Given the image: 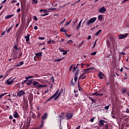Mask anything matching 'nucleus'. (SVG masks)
<instances>
[{
    "instance_id": "obj_20",
    "label": "nucleus",
    "mask_w": 129,
    "mask_h": 129,
    "mask_svg": "<svg viewBox=\"0 0 129 129\" xmlns=\"http://www.w3.org/2000/svg\"><path fill=\"white\" fill-rule=\"evenodd\" d=\"M101 32H102V30H99L98 31H97L96 33V36H98L99 35H100V33H101Z\"/></svg>"
},
{
    "instance_id": "obj_14",
    "label": "nucleus",
    "mask_w": 129,
    "mask_h": 129,
    "mask_svg": "<svg viewBox=\"0 0 129 129\" xmlns=\"http://www.w3.org/2000/svg\"><path fill=\"white\" fill-rule=\"evenodd\" d=\"M24 61H21L20 62H18V64L16 66H15V67H19V66H22V65H23Z\"/></svg>"
},
{
    "instance_id": "obj_8",
    "label": "nucleus",
    "mask_w": 129,
    "mask_h": 129,
    "mask_svg": "<svg viewBox=\"0 0 129 129\" xmlns=\"http://www.w3.org/2000/svg\"><path fill=\"white\" fill-rule=\"evenodd\" d=\"M67 119H71V118L73 117V114L71 113H67Z\"/></svg>"
},
{
    "instance_id": "obj_42",
    "label": "nucleus",
    "mask_w": 129,
    "mask_h": 129,
    "mask_svg": "<svg viewBox=\"0 0 129 129\" xmlns=\"http://www.w3.org/2000/svg\"><path fill=\"white\" fill-rule=\"evenodd\" d=\"M48 15H49L48 13H46L45 14H42L41 15V17H45V16H48Z\"/></svg>"
},
{
    "instance_id": "obj_27",
    "label": "nucleus",
    "mask_w": 129,
    "mask_h": 129,
    "mask_svg": "<svg viewBox=\"0 0 129 129\" xmlns=\"http://www.w3.org/2000/svg\"><path fill=\"white\" fill-rule=\"evenodd\" d=\"M78 86L79 91H81L82 88H81V87H80V85H79V82L78 83Z\"/></svg>"
},
{
    "instance_id": "obj_36",
    "label": "nucleus",
    "mask_w": 129,
    "mask_h": 129,
    "mask_svg": "<svg viewBox=\"0 0 129 129\" xmlns=\"http://www.w3.org/2000/svg\"><path fill=\"white\" fill-rule=\"evenodd\" d=\"M90 99H91V101H92L93 102H94V103H95V100L94 99H93L91 97H90Z\"/></svg>"
},
{
    "instance_id": "obj_28",
    "label": "nucleus",
    "mask_w": 129,
    "mask_h": 129,
    "mask_svg": "<svg viewBox=\"0 0 129 129\" xmlns=\"http://www.w3.org/2000/svg\"><path fill=\"white\" fill-rule=\"evenodd\" d=\"M71 86H74V85H75V84L74 83H73V79H72V82L71 83Z\"/></svg>"
},
{
    "instance_id": "obj_10",
    "label": "nucleus",
    "mask_w": 129,
    "mask_h": 129,
    "mask_svg": "<svg viewBox=\"0 0 129 129\" xmlns=\"http://www.w3.org/2000/svg\"><path fill=\"white\" fill-rule=\"evenodd\" d=\"M13 83H14V79L13 80L9 79L7 81V83L9 85H11V84H13Z\"/></svg>"
},
{
    "instance_id": "obj_40",
    "label": "nucleus",
    "mask_w": 129,
    "mask_h": 129,
    "mask_svg": "<svg viewBox=\"0 0 129 129\" xmlns=\"http://www.w3.org/2000/svg\"><path fill=\"white\" fill-rule=\"evenodd\" d=\"M12 29H13V26H11L8 30H7V33H9V32H10Z\"/></svg>"
},
{
    "instance_id": "obj_6",
    "label": "nucleus",
    "mask_w": 129,
    "mask_h": 129,
    "mask_svg": "<svg viewBox=\"0 0 129 129\" xmlns=\"http://www.w3.org/2000/svg\"><path fill=\"white\" fill-rule=\"evenodd\" d=\"M128 35V33H126L124 35H119L118 37V39L119 40H121L122 39H124V38H126V37H127V35Z\"/></svg>"
},
{
    "instance_id": "obj_7",
    "label": "nucleus",
    "mask_w": 129,
    "mask_h": 129,
    "mask_svg": "<svg viewBox=\"0 0 129 129\" xmlns=\"http://www.w3.org/2000/svg\"><path fill=\"white\" fill-rule=\"evenodd\" d=\"M63 89H61L58 94L54 98V100H56V99H58V98H59V96H60V95H61V94L63 93Z\"/></svg>"
},
{
    "instance_id": "obj_51",
    "label": "nucleus",
    "mask_w": 129,
    "mask_h": 129,
    "mask_svg": "<svg viewBox=\"0 0 129 129\" xmlns=\"http://www.w3.org/2000/svg\"><path fill=\"white\" fill-rule=\"evenodd\" d=\"M59 117H60V120H62V119H63V115H59Z\"/></svg>"
},
{
    "instance_id": "obj_39",
    "label": "nucleus",
    "mask_w": 129,
    "mask_h": 129,
    "mask_svg": "<svg viewBox=\"0 0 129 129\" xmlns=\"http://www.w3.org/2000/svg\"><path fill=\"white\" fill-rule=\"evenodd\" d=\"M77 79H78V77H75V82H77Z\"/></svg>"
},
{
    "instance_id": "obj_56",
    "label": "nucleus",
    "mask_w": 129,
    "mask_h": 129,
    "mask_svg": "<svg viewBox=\"0 0 129 129\" xmlns=\"http://www.w3.org/2000/svg\"><path fill=\"white\" fill-rule=\"evenodd\" d=\"M65 21H66V19H63V20L62 21H61V22H60V23H61V24H63V23H64Z\"/></svg>"
},
{
    "instance_id": "obj_1",
    "label": "nucleus",
    "mask_w": 129,
    "mask_h": 129,
    "mask_svg": "<svg viewBox=\"0 0 129 129\" xmlns=\"http://www.w3.org/2000/svg\"><path fill=\"white\" fill-rule=\"evenodd\" d=\"M48 117V113H45L41 117V125L40 126V127H42L44 126V123H45V120L44 119H47V118Z\"/></svg>"
},
{
    "instance_id": "obj_18",
    "label": "nucleus",
    "mask_w": 129,
    "mask_h": 129,
    "mask_svg": "<svg viewBox=\"0 0 129 129\" xmlns=\"http://www.w3.org/2000/svg\"><path fill=\"white\" fill-rule=\"evenodd\" d=\"M12 17H14V15H7L5 17V19H11Z\"/></svg>"
},
{
    "instance_id": "obj_43",
    "label": "nucleus",
    "mask_w": 129,
    "mask_h": 129,
    "mask_svg": "<svg viewBox=\"0 0 129 129\" xmlns=\"http://www.w3.org/2000/svg\"><path fill=\"white\" fill-rule=\"evenodd\" d=\"M28 80H24L23 82H22V84H24V83H27Z\"/></svg>"
},
{
    "instance_id": "obj_59",
    "label": "nucleus",
    "mask_w": 129,
    "mask_h": 129,
    "mask_svg": "<svg viewBox=\"0 0 129 129\" xmlns=\"http://www.w3.org/2000/svg\"><path fill=\"white\" fill-rule=\"evenodd\" d=\"M32 117H33V118H35L36 117V115H35V114H33L32 115Z\"/></svg>"
},
{
    "instance_id": "obj_57",
    "label": "nucleus",
    "mask_w": 129,
    "mask_h": 129,
    "mask_svg": "<svg viewBox=\"0 0 129 129\" xmlns=\"http://www.w3.org/2000/svg\"><path fill=\"white\" fill-rule=\"evenodd\" d=\"M63 55H66L67 54V51H66L65 52L62 53Z\"/></svg>"
},
{
    "instance_id": "obj_19",
    "label": "nucleus",
    "mask_w": 129,
    "mask_h": 129,
    "mask_svg": "<svg viewBox=\"0 0 129 129\" xmlns=\"http://www.w3.org/2000/svg\"><path fill=\"white\" fill-rule=\"evenodd\" d=\"M18 115H18V112H17V111H15L13 114L14 117L17 118L18 117Z\"/></svg>"
},
{
    "instance_id": "obj_31",
    "label": "nucleus",
    "mask_w": 129,
    "mask_h": 129,
    "mask_svg": "<svg viewBox=\"0 0 129 129\" xmlns=\"http://www.w3.org/2000/svg\"><path fill=\"white\" fill-rule=\"evenodd\" d=\"M126 91H127V89H123L122 90V92L123 93H125V92H126Z\"/></svg>"
},
{
    "instance_id": "obj_63",
    "label": "nucleus",
    "mask_w": 129,
    "mask_h": 129,
    "mask_svg": "<svg viewBox=\"0 0 129 129\" xmlns=\"http://www.w3.org/2000/svg\"><path fill=\"white\" fill-rule=\"evenodd\" d=\"M34 30H38V26H35Z\"/></svg>"
},
{
    "instance_id": "obj_3",
    "label": "nucleus",
    "mask_w": 129,
    "mask_h": 129,
    "mask_svg": "<svg viewBox=\"0 0 129 129\" xmlns=\"http://www.w3.org/2000/svg\"><path fill=\"white\" fill-rule=\"evenodd\" d=\"M97 19V18L96 17H94V18H91V19L87 21V26H91L92 25H93V24H94V22H95V21H96Z\"/></svg>"
},
{
    "instance_id": "obj_23",
    "label": "nucleus",
    "mask_w": 129,
    "mask_h": 129,
    "mask_svg": "<svg viewBox=\"0 0 129 129\" xmlns=\"http://www.w3.org/2000/svg\"><path fill=\"white\" fill-rule=\"evenodd\" d=\"M103 18V16L102 15H99L98 17V19L100 20V21H102V19Z\"/></svg>"
},
{
    "instance_id": "obj_55",
    "label": "nucleus",
    "mask_w": 129,
    "mask_h": 129,
    "mask_svg": "<svg viewBox=\"0 0 129 129\" xmlns=\"http://www.w3.org/2000/svg\"><path fill=\"white\" fill-rule=\"evenodd\" d=\"M21 12V9H18L17 10V13H20Z\"/></svg>"
},
{
    "instance_id": "obj_64",
    "label": "nucleus",
    "mask_w": 129,
    "mask_h": 129,
    "mask_svg": "<svg viewBox=\"0 0 129 129\" xmlns=\"http://www.w3.org/2000/svg\"><path fill=\"white\" fill-rule=\"evenodd\" d=\"M75 97H78V94H75Z\"/></svg>"
},
{
    "instance_id": "obj_21",
    "label": "nucleus",
    "mask_w": 129,
    "mask_h": 129,
    "mask_svg": "<svg viewBox=\"0 0 129 129\" xmlns=\"http://www.w3.org/2000/svg\"><path fill=\"white\" fill-rule=\"evenodd\" d=\"M61 60H63V58H59V59H55L54 60V62H60Z\"/></svg>"
},
{
    "instance_id": "obj_37",
    "label": "nucleus",
    "mask_w": 129,
    "mask_h": 129,
    "mask_svg": "<svg viewBox=\"0 0 129 129\" xmlns=\"http://www.w3.org/2000/svg\"><path fill=\"white\" fill-rule=\"evenodd\" d=\"M32 3L34 4L35 3V4H38V1L37 0H32Z\"/></svg>"
},
{
    "instance_id": "obj_15",
    "label": "nucleus",
    "mask_w": 129,
    "mask_h": 129,
    "mask_svg": "<svg viewBox=\"0 0 129 129\" xmlns=\"http://www.w3.org/2000/svg\"><path fill=\"white\" fill-rule=\"evenodd\" d=\"M25 39H26V42H29V41H30V35L27 34V36H25Z\"/></svg>"
},
{
    "instance_id": "obj_52",
    "label": "nucleus",
    "mask_w": 129,
    "mask_h": 129,
    "mask_svg": "<svg viewBox=\"0 0 129 129\" xmlns=\"http://www.w3.org/2000/svg\"><path fill=\"white\" fill-rule=\"evenodd\" d=\"M70 25V22H67L66 25V26H69Z\"/></svg>"
},
{
    "instance_id": "obj_60",
    "label": "nucleus",
    "mask_w": 129,
    "mask_h": 129,
    "mask_svg": "<svg viewBox=\"0 0 129 129\" xmlns=\"http://www.w3.org/2000/svg\"><path fill=\"white\" fill-rule=\"evenodd\" d=\"M128 1H129V0H123V1H122V3H125V2H128Z\"/></svg>"
},
{
    "instance_id": "obj_45",
    "label": "nucleus",
    "mask_w": 129,
    "mask_h": 129,
    "mask_svg": "<svg viewBox=\"0 0 129 129\" xmlns=\"http://www.w3.org/2000/svg\"><path fill=\"white\" fill-rule=\"evenodd\" d=\"M77 75H78V71L76 73H75V77H78Z\"/></svg>"
},
{
    "instance_id": "obj_48",
    "label": "nucleus",
    "mask_w": 129,
    "mask_h": 129,
    "mask_svg": "<svg viewBox=\"0 0 129 129\" xmlns=\"http://www.w3.org/2000/svg\"><path fill=\"white\" fill-rule=\"evenodd\" d=\"M72 68H73V64L70 66V71H71L72 70Z\"/></svg>"
},
{
    "instance_id": "obj_54",
    "label": "nucleus",
    "mask_w": 129,
    "mask_h": 129,
    "mask_svg": "<svg viewBox=\"0 0 129 129\" xmlns=\"http://www.w3.org/2000/svg\"><path fill=\"white\" fill-rule=\"evenodd\" d=\"M14 3H17V1L13 0V1L11 2V4H14Z\"/></svg>"
},
{
    "instance_id": "obj_25",
    "label": "nucleus",
    "mask_w": 129,
    "mask_h": 129,
    "mask_svg": "<svg viewBox=\"0 0 129 129\" xmlns=\"http://www.w3.org/2000/svg\"><path fill=\"white\" fill-rule=\"evenodd\" d=\"M72 43H73V41H72V40H70L67 42L66 44H69L70 45H71Z\"/></svg>"
},
{
    "instance_id": "obj_4",
    "label": "nucleus",
    "mask_w": 129,
    "mask_h": 129,
    "mask_svg": "<svg viewBox=\"0 0 129 129\" xmlns=\"http://www.w3.org/2000/svg\"><path fill=\"white\" fill-rule=\"evenodd\" d=\"M59 89H57V91L53 95H52L51 97H49L48 99L46 100V102H48V101H50L51 99H53L54 97H56V95H57V94L59 93Z\"/></svg>"
},
{
    "instance_id": "obj_38",
    "label": "nucleus",
    "mask_w": 129,
    "mask_h": 129,
    "mask_svg": "<svg viewBox=\"0 0 129 129\" xmlns=\"http://www.w3.org/2000/svg\"><path fill=\"white\" fill-rule=\"evenodd\" d=\"M94 118H95V117H94L93 118H92L91 119H90V121L91 122H93V121H94Z\"/></svg>"
},
{
    "instance_id": "obj_11",
    "label": "nucleus",
    "mask_w": 129,
    "mask_h": 129,
    "mask_svg": "<svg viewBox=\"0 0 129 129\" xmlns=\"http://www.w3.org/2000/svg\"><path fill=\"white\" fill-rule=\"evenodd\" d=\"M104 122H106L104 120H100L99 121V125L103 126L104 125Z\"/></svg>"
},
{
    "instance_id": "obj_53",
    "label": "nucleus",
    "mask_w": 129,
    "mask_h": 129,
    "mask_svg": "<svg viewBox=\"0 0 129 129\" xmlns=\"http://www.w3.org/2000/svg\"><path fill=\"white\" fill-rule=\"evenodd\" d=\"M91 39V35H89L87 38V40H90Z\"/></svg>"
},
{
    "instance_id": "obj_16",
    "label": "nucleus",
    "mask_w": 129,
    "mask_h": 129,
    "mask_svg": "<svg viewBox=\"0 0 129 129\" xmlns=\"http://www.w3.org/2000/svg\"><path fill=\"white\" fill-rule=\"evenodd\" d=\"M93 95H96V96H98V95L102 96V95H103V94H99V93H97V92H96L93 93Z\"/></svg>"
},
{
    "instance_id": "obj_26",
    "label": "nucleus",
    "mask_w": 129,
    "mask_h": 129,
    "mask_svg": "<svg viewBox=\"0 0 129 129\" xmlns=\"http://www.w3.org/2000/svg\"><path fill=\"white\" fill-rule=\"evenodd\" d=\"M39 88H42L43 87H46V86L43 85H38V87Z\"/></svg>"
},
{
    "instance_id": "obj_47",
    "label": "nucleus",
    "mask_w": 129,
    "mask_h": 129,
    "mask_svg": "<svg viewBox=\"0 0 129 129\" xmlns=\"http://www.w3.org/2000/svg\"><path fill=\"white\" fill-rule=\"evenodd\" d=\"M7 0H4L1 4V5H3L4 4H6V3H7Z\"/></svg>"
},
{
    "instance_id": "obj_9",
    "label": "nucleus",
    "mask_w": 129,
    "mask_h": 129,
    "mask_svg": "<svg viewBox=\"0 0 129 129\" xmlns=\"http://www.w3.org/2000/svg\"><path fill=\"white\" fill-rule=\"evenodd\" d=\"M24 94H25V92L23 90H21L17 93V96H22V95H24Z\"/></svg>"
},
{
    "instance_id": "obj_58",
    "label": "nucleus",
    "mask_w": 129,
    "mask_h": 129,
    "mask_svg": "<svg viewBox=\"0 0 129 129\" xmlns=\"http://www.w3.org/2000/svg\"><path fill=\"white\" fill-rule=\"evenodd\" d=\"M126 113H128V112H129V109L128 108L126 109Z\"/></svg>"
},
{
    "instance_id": "obj_41",
    "label": "nucleus",
    "mask_w": 129,
    "mask_h": 129,
    "mask_svg": "<svg viewBox=\"0 0 129 129\" xmlns=\"http://www.w3.org/2000/svg\"><path fill=\"white\" fill-rule=\"evenodd\" d=\"M33 19L34 21H38V18H37V17H36V16H34Z\"/></svg>"
},
{
    "instance_id": "obj_50",
    "label": "nucleus",
    "mask_w": 129,
    "mask_h": 129,
    "mask_svg": "<svg viewBox=\"0 0 129 129\" xmlns=\"http://www.w3.org/2000/svg\"><path fill=\"white\" fill-rule=\"evenodd\" d=\"M50 80H51V81H52V82H54V77H52L50 78Z\"/></svg>"
},
{
    "instance_id": "obj_17",
    "label": "nucleus",
    "mask_w": 129,
    "mask_h": 129,
    "mask_svg": "<svg viewBox=\"0 0 129 129\" xmlns=\"http://www.w3.org/2000/svg\"><path fill=\"white\" fill-rule=\"evenodd\" d=\"M32 82H33V79L28 80V82L27 83V85H31Z\"/></svg>"
},
{
    "instance_id": "obj_32",
    "label": "nucleus",
    "mask_w": 129,
    "mask_h": 129,
    "mask_svg": "<svg viewBox=\"0 0 129 129\" xmlns=\"http://www.w3.org/2000/svg\"><path fill=\"white\" fill-rule=\"evenodd\" d=\"M81 26V24H78L77 27L76 28V30H79L80 29V26Z\"/></svg>"
},
{
    "instance_id": "obj_12",
    "label": "nucleus",
    "mask_w": 129,
    "mask_h": 129,
    "mask_svg": "<svg viewBox=\"0 0 129 129\" xmlns=\"http://www.w3.org/2000/svg\"><path fill=\"white\" fill-rule=\"evenodd\" d=\"M33 85H34V86H35V87H38L39 82H36V81H33Z\"/></svg>"
},
{
    "instance_id": "obj_29",
    "label": "nucleus",
    "mask_w": 129,
    "mask_h": 129,
    "mask_svg": "<svg viewBox=\"0 0 129 129\" xmlns=\"http://www.w3.org/2000/svg\"><path fill=\"white\" fill-rule=\"evenodd\" d=\"M60 32H65L66 33V30H65V29H64V28H61V29H60Z\"/></svg>"
},
{
    "instance_id": "obj_22",
    "label": "nucleus",
    "mask_w": 129,
    "mask_h": 129,
    "mask_svg": "<svg viewBox=\"0 0 129 129\" xmlns=\"http://www.w3.org/2000/svg\"><path fill=\"white\" fill-rule=\"evenodd\" d=\"M35 54L37 57H40V56H42V52H40L37 53H35Z\"/></svg>"
},
{
    "instance_id": "obj_2",
    "label": "nucleus",
    "mask_w": 129,
    "mask_h": 129,
    "mask_svg": "<svg viewBox=\"0 0 129 129\" xmlns=\"http://www.w3.org/2000/svg\"><path fill=\"white\" fill-rule=\"evenodd\" d=\"M19 49H20V48H18V45L15 44V46H13L12 55H14V56H17L18 52H19Z\"/></svg>"
},
{
    "instance_id": "obj_61",
    "label": "nucleus",
    "mask_w": 129,
    "mask_h": 129,
    "mask_svg": "<svg viewBox=\"0 0 129 129\" xmlns=\"http://www.w3.org/2000/svg\"><path fill=\"white\" fill-rule=\"evenodd\" d=\"M9 118H10V119H13V116L10 115V116H9Z\"/></svg>"
},
{
    "instance_id": "obj_24",
    "label": "nucleus",
    "mask_w": 129,
    "mask_h": 129,
    "mask_svg": "<svg viewBox=\"0 0 129 129\" xmlns=\"http://www.w3.org/2000/svg\"><path fill=\"white\" fill-rule=\"evenodd\" d=\"M34 76H30L25 77V79L28 80V79H30L31 78H34Z\"/></svg>"
},
{
    "instance_id": "obj_34",
    "label": "nucleus",
    "mask_w": 129,
    "mask_h": 129,
    "mask_svg": "<svg viewBox=\"0 0 129 129\" xmlns=\"http://www.w3.org/2000/svg\"><path fill=\"white\" fill-rule=\"evenodd\" d=\"M96 42H97V39H96L94 43V45L93 46V48H94V47H95V46H96Z\"/></svg>"
},
{
    "instance_id": "obj_46",
    "label": "nucleus",
    "mask_w": 129,
    "mask_h": 129,
    "mask_svg": "<svg viewBox=\"0 0 129 129\" xmlns=\"http://www.w3.org/2000/svg\"><path fill=\"white\" fill-rule=\"evenodd\" d=\"M38 39L39 40H45V38L42 37H39Z\"/></svg>"
},
{
    "instance_id": "obj_30",
    "label": "nucleus",
    "mask_w": 129,
    "mask_h": 129,
    "mask_svg": "<svg viewBox=\"0 0 129 129\" xmlns=\"http://www.w3.org/2000/svg\"><path fill=\"white\" fill-rule=\"evenodd\" d=\"M96 53L97 52L96 51H95V52H93L91 53V56H94V55H96Z\"/></svg>"
},
{
    "instance_id": "obj_33",
    "label": "nucleus",
    "mask_w": 129,
    "mask_h": 129,
    "mask_svg": "<svg viewBox=\"0 0 129 129\" xmlns=\"http://www.w3.org/2000/svg\"><path fill=\"white\" fill-rule=\"evenodd\" d=\"M105 109H106V110H108L109 108V105L108 106H106L104 107Z\"/></svg>"
},
{
    "instance_id": "obj_5",
    "label": "nucleus",
    "mask_w": 129,
    "mask_h": 129,
    "mask_svg": "<svg viewBox=\"0 0 129 129\" xmlns=\"http://www.w3.org/2000/svg\"><path fill=\"white\" fill-rule=\"evenodd\" d=\"M98 11L101 14H103V13H105V12H106V9H105V8L104 7H103L99 9Z\"/></svg>"
},
{
    "instance_id": "obj_62",
    "label": "nucleus",
    "mask_w": 129,
    "mask_h": 129,
    "mask_svg": "<svg viewBox=\"0 0 129 129\" xmlns=\"http://www.w3.org/2000/svg\"><path fill=\"white\" fill-rule=\"evenodd\" d=\"M81 67L83 68L84 67V65H85V64H84V63H81Z\"/></svg>"
},
{
    "instance_id": "obj_49",
    "label": "nucleus",
    "mask_w": 129,
    "mask_h": 129,
    "mask_svg": "<svg viewBox=\"0 0 129 129\" xmlns=\"http://www.w3.org/2000/svg\"><path fill=\"white\" fill-rule=\"evenodd\" d=\"M76 69H77V67H74L73 70V72H74V71H75V70H76Z\"/></svg>"
},
{
    "instance_id": "obj_44",
    "label": "nucleus",
    "mask_w": 129,
    "mask_h": 129,
    "mask_svg": "<svg viewBox=\"0 0 129 129\" xmlns=\"http://www.w3.org/2000/svg\"><path fill=\"white\" fill-rule=\"evenodd\" d=\"M59 51H60V52H64V49H63V48L60 47Z\"/></svg>"
},
{
    "instance_id": "obj_35",
    "label": "nucleus",
    "mask_w": 129,
    "mask_h": 129,
    "mask_svg": "<svg viewBox=\"0 0 129 129\" xmlns=\"http://www.w3.org/2000/svg\"><path fill=\"white\" fill-rule=\"evenodd\" d=\"M6 94H7V93H5L4 94H2L0 95V98H2V97H3V96H4V95H6Z\"/></svg>"
},
{
    "instance_id": "obj_13",
    "label": "nucleus",
    "mask_w": 129,
    "mask_h": 129,
    "mask_svg": "<svg viewBox=\"0 0 129 129\" xmlns=\"http://www.w3.org/2000/svg\"><path fill=\"white\" fill-rule=\"evenodd\" d=\"M98 75L100 79H103V77H104V74H102V73H100L98 74Z\"/></svg>"
}]
</instances>
